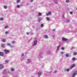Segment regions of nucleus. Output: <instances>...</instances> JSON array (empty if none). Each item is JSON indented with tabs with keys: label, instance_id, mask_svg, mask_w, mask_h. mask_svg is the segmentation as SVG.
Masks as SVG:
<instances>
[{
	"label": "nucleus",
	"instance_id": "aec40b11",
	"mask_svg": "<svg viewBox=\"0 0 77 77\" xmlns=\"http://www.w3.org/2000/svg\"><path fill=\"white\" fill-rule=\"evenodd\" d=\"M8 62H9V60H5V63H8Z\"/></svg>",
	"mask_w": 77,
	"mask_h": 77
},
{
	"label": "nucleus",
	"instance_id": "f257e3e1",
	"mask_svg": "<svg viewBox=\"0 0 77 77\" xmlns=\"http://www.w3.org/2000/svg\"><path fill=\"white\" fill-rule=\"evenodd\" d=\"M77 71H75L73 73V74L72 75V77H74L75 75H77Z\"/></svg>",
	"mask_w": 77,
	"mask_h": 77
},
{
	"label": "nucleus",
	"instance_id": "a878e982",
	"mask_svg": "<svg viewBox=\"0 0 77 77\" xmlns=\"http://www.w3.org/2000/svg\"><path fill=\"white\" fill-rule=\"evenodd\" d=\"M41 27H44V24H42L41 25Z\"/></svg>",
	"mask_w": 77,
	"mask_h": 77
},
{
	"label": "nucleus",
	"instance_id": "5701e85b",
	"mask_svg": "<svg viewBox=\"0 0 77 77\" xmlns=\"http://www.w3.org/2000/svg\"><path fill=\"white\" fill-rule=\"evenodd\" d=\"M66 71L68 72L69 71V69H66Z\"/></svg>",
	"mask_w": 77,
	"mask_h": 77
},
{
	"label": "nucleus",
	"instance_id": "c756f323",
	"mask_svg": "<svg viewBox=\"0 0 77 77\" xmlns=\"http://www.w3.org/2000/svg\"><path fill=\"white\" fill-rule=\"evenodd\" d=\"M38 14H39V16H41L42 14H41V13H38Z\"/></svg>",
	"mask_w": 77,
	"mask_h": 77
},
{
	"label": "nucleus",
	"instance_id": "79ce46f5",
	"mask_svg": "<svg viewBox=\"0 0 77 77\" xmlns=\"http://www.w3.org/2000/svg\"><path fill=\"white\" fill-rule=\"evenodd\" d=\"M22 56H24V54H22Z\"/></svg>",
	"mask_w": 77,
	"mask_h": 77
},
{
	"label": "nucleus",
	"instance_id": "3c124183",
	"mask_svg": "<svg viewBox=\"0 0 77 77\" xmlns=\"http://www.w3.org/2000/svg\"><path fill=\"white\" fill-rule=\"evenodd\" d=\"M41 57V58H42V57Z\"/></svg>",
	"mask_w": 77,
	"mask_h": 77
},
{
	"label": "nucleus",
	"instance_id": "e433bc0d",
	"mask_svg": "<svg viewBox=\"0 0 77 77\" xmlns=\"http://www.w3.org/2000/svg\"><path fill=\"white\" fill-rule=\"evenodd\" d=\"M49 13H46V15L47 16H48V15H49Z\"/></svg>",
	"mask_w": 77,
	"mask_h": 77
},
{
	"label": "nucleus",
	"instance_id": "7ed1b4c3",
	"mask_svg": "<svg viewBox=\"0 0 77 77\" xmlns=\"http://www.w3.org/2000/svg\"><path fill=\"white\" fill-rule=\"evenodd\" d=\"M38 43V41L37 40H35L34 42V44H33V46H34L36 45V44H37V43Z\"/></svg>",
	"mask_w": 77,
	"mask_h": 77
},
{
	"label": "nucleus",
	"instance_id": "ddd939ff",
	"mask_svg": "<svg viewBox=\"0 0 77 77\" xmlns=\"http://www.w3.org/2000/svg\"><path fill=\"white\" fill-rule=\"evenodd\" d=\"M2 41L3 42H6V40L5 39H3Z\"/></svg>",
	"mask_w": 77,
	"mask_h": 77
},
{
	"label": "nucleus",
	"instance_id": "c85d7f7f",
	"mask_svg": "<svg viewBox=\"0 0 77 77\" xmlns=\"http://www.w3.org/2000/svg\"><path fill=\"white\" fill-rule=\"evenodd\" d=\"M17 8H20V5H17Z\"/></svg>",
	"mask_w": 77,
	"mask_h": 77
},
{
	"label": "nucleus",
	"instance_id": "2f4dec72",
	"mask_svg": "<svg viewBox=\"0 0 77 77\" xmlns=\"http://www.w3.org/2000/svg\"><path fill=\"white\" fill-rule=\"evenodd\" d=\"M42 55H43V54H42V53H40V56H42Z\"/></svg>",
	"mask_w": 77,
	"mask_h": 77
},
{
	"label": "nucleus",
	"instance_id": "412c9836",
	"mask_svg": "<svg viewBox=\"0 0 77 77\" xmlns=\"http://www.w3.org/2000/svg\"><path fill=\"white\" fill-rule=\"evenodd\" d=\"M17 2L18 3H20V0H17Z\"/></svg>",
	"mask_w": 77,
	"mask_h": 77
},
{
	"label": "nucleus",
	"instance_id": "ea45409f",
	"mask_svg": "<svg viewBox=\"0 0 77 77\" xmlns=\"http://www.w3.org/2000/svg\"><path fill=\"white\" fill-rule=\"evenodd\" d=\"M26 34L27 35H29V33L27 32L26 33Z\"/></svg>",
	"mask_w": 77,
	"mask_h": 77
},
{
	"label": "nucleus",
	"instance_id": "9b49d317",
	"mask_svg": "<svg viewBox=\"0 0 77 77\" xmlns=\"http://www.w3.org/2000/svg\"><path fill=\"white\" fill-rule=\"evenodd\" d=\"M73 54L75 56H76V55H77V53L76 52H74V53H73Z\"/></svg>",
	"mask_w": 77,
	"mask_h": 77
},
{
	"label": "nucleus",
	"instance_id": "a18cd8bd",
	"mask_svg": "<svg viewBox=\"0 0 77 77\" xmlns=\"http://www.w3.org/2000/svg\"><path fill=\"white\" fill-rule=\"evenodd\" d=\"M61 54H63V52H61Z\"/></svg>",
	"mask_w": 77,
	"mask_h": 77
},
{
	"label": "nucleus",
	"instance_id": "393cba45",
	"mask_svg": "<svg viewBox=\"0 0 77 77\" xmlns=\"http://www.w3.org/2000/svg\"><path fill=\"white\" fill-rule=\"evenodd\" d=\"M72 60H75V58L74 57H73L72 58Z\"/></svg>",
	"mask_w": 77,
	"mask_h": 77
},
{
	"label": "nucleus",
	"instance_id": "2eb2a0df",
	"mask_svg": "<svg viewBox=\"0 0 77 77\" xmlns=\"http://www.w3.org/2000/svg\"><path fill=\"white\" fill-rule=\"evenodd\" d=\"M1 47H2L3 48H5V45H4L3 44L1 45Z\"/></svg>",
	"mask_w": 77,
	"mask_h": 77
},
{
	"label": "nucleus",
	"instance_id": "37998d69",
	"mask_svg": "<svg viewBox=\"0 0 77 77\" xmlns=\"http://www.w3.org/2000/svg\"><path fill=\"white\" fill-rule=\"evenodd\" d=\"M6 69H5L4 70V72H6Z\"/></svg>",
	"mask_w": 77,
	"mask_h": 77
},
{
	"label": "nucleus",
	"instance_id": "6e6552de",
	"mask_svg": "<svg viewBox=\"0 0 77 77\" xmlns=\"http://www.w3.org/2000/svg\"><path fill=\"white\" fill-rule=\"evenodd\" d=\"M44 38H48V36H47V35H45V36H44Z\"/></svg>",
	"mask_w": 77,
	"mask_h": 77
},
{
	"label": "nucleus",
	"instance_id": "1a4fd4ad",
	"mask_svg": "<svg viewBox=\"0 0 77 77\" xmlns=\"http://www.w3.org/2000/svg\"><path fill=\"white\" fill-rule=\"evenodd\" d=\"M54 2L55 3V4H57L58 3L57 2V1L56 0H54Z\"/></svg>",
	"mask_w": 77,
	"mask_h": 77
},
{
	"label": "nucleus",
	"instance_id": "c03bdc74",
	"mask_svg": "<svg viewBox=\"0 0 77 77\" xmlns=\"http://www.w3.org/2000/svg\"><path fill=\"white\" fill-rule=\"evenodd\" d=\"M56 72H57V71H55L54 72V73H56Z\"/></svg>",
	"mask_w": 77,
	"mask_h": 77
},
{
	"label": "nucleus",
	"instance_id": "c9c22d12",
	"mask_svg": "<svg viewBox=\"0 0 77 77\" xmlns=\"http://www.w3.org/2000/svg\"><path fill=\"white\" fill-rule=\"evenodd\" d=\"M64 48L62 47L61 48V50H64Z\"/></svg>",
	"mask_w": 77,
	"mask_h": 77
},
{
	"label": "nucleus",
	"instance_id": "f03ea898",
	"mask_svg": "<svg viewBox=\"0 0 77 77\" xmlns=\"http://www.w3.org/2000/svg\"><path fill=\"white\" fill-rule=\"evenodd\" d=\"M4 51L5 53V54H8L9 53V51L8 50H4Z\"/></svg>",
	"mask_w": 77,
	"mask_h": 77
},
{
	"label": "nucleus",
	"instance_id": "4be33fe9",
	"mask_svg": "<svg viewBox=\"0 0 77 77\" xmlns=\"http://www.w3.org/2000/svg\"><path fill=\"white\" fill-rule=\"evenodd\" d=\"M48 54H50V51H48Z\"/></svg>",
	"mask_w": 77,
	"mask_h": 77
},
{
	"label": "nucleus",
	"instance_id": "cd10ccee",
	"mask_svg": "<svg viewBox=\"0 0 77 77\" xmlns=\"http://www.w3.org/2000/svg\"><path fill=\"white\" fill-rule=\"evenodd\" d=\"M7 45L8 46H11V44L9 43H8Z\"/></svg>",
	"mask_w": 77,
	"mask_h": 77
},
{
	"label": "nucleus",
	"instance_id": "8fccbe9b",
	"mask_svg": "<svg viewBox=\"0 0 77 77\" xmlns=\"http://www.w3.org/2000/svg\"><path fill=\"white\" fill-rule=\"evenodd\" d=\"M10 47H12V46H11Z\"/></svg>",
	"mask_w": 77,
	"mask_h": 77
},
{
	"label": "nucleus",
	"instance_id": "f704fd0d",
	"mask_svg": "<svg viewBox=\"0 0 77 77\" xmlns=\"http://www.w3.org/2000/svg\"><path fill=\"white\" fill-rule=\"evenodd\" d=\"M48 13L49 14V15H50V14H51V13L50 11H49L48 12Z\"/></svg>",
	"mask_w": 77,
	"mask_h": 77
},
{
	"label": "nucleus",
	"instance_id": "49530a36",
	"mask_svg": "<svg viewBox=\"0 0 77 77\" xmlns=\"http://www.w3.org/2000/svg\"><path fill=\"white\" fill-rule=\"evenodd\" d=\"M3 74H5V72H3Z\"/></svg>",
	"mask_w": 77,
	"mask_h": 77
},
{
	"label": "nucleus",
	"instance_id": "39448f33",
	"mask_svg": "<svg viewBox=\"0 0 77 77\" xmlns=\"http://www.w3.org/2000/svg\"><path fill=\"white\" fill-rule=\"evenodd\" d=\"M75 64H73L72 66H71L70 68V69H72L74 67H75Z\"/></svg>",
	"mask_w": 77,
	"mask_h": 77
},
{
	"label": "nucleus",
	"instance_id": "9d476101",
	"mask_svg": "<svg viewBox=\"0 0 77 77\" xmlns=\"http://www.w3.org/2000/svg\"><path fill=\"white\" fill-rule=\"evenodd\" d=\"M3 53L2 52H0V56H3Z\"/></svg>",
	"mask_w": 77,
	"mask_h": 77
},
{
	"label": "nucleus",
	"instance_id": "4c0bfd02",
	"mask_svg": "<svg viewBox=\"0 0 77 77\" xmlns=\"http://www.w3.org/2000/svg\"><path fill=\"white\" fill-rule=\"evenodd\" d=\"M70 14H72V11L70 12Z\"/></svg>",
	"mask_w": 77,
	"mask_h": 77
},
{
	"label": "nucleus",
	"instance_id": "a19ab883",
	"mask_svg": "<svg viewBox=\"0 0 77 77\" xmlns=\"http://www.w3.org/2000/svg\"><path fill=\"white\" fill-rule=\"evenodd\" d=\"M34 0H30L31 2H33V1Z\"/></svg>",
	"mask_w": 77,
	"mask_h": 77
},
{
	"label": "nucleus",
	"instance_id": "7c9ffc66",
	"mask_svg": "<svg viewBox=\"0 0 77 77\" xmlns=\"http://www.w3.org/2000/svg\"><path fill=\"white\" fill-rule=\"evenodd\" d=\"M27 61L28 62H30V59H28L27 60Z\"/></svg>",
	"mask_w": 77,
	"mask_h": 77
},
{
	"label": "nucleus",
	"instance_id": "4468645a",
	"mask_svg": "<svg viewBox=\"0 0 77 77\" xmlns=\"http://www.w3.org/2000/svg\"><path fill=\"white\" fill-rule=\"evenodd\" d=\"M60 45H59L57 47V50H59V48H60Z\"/></svg>",
	"mask_w": 77,
	"mask_h": 77
},
{
	"label": "nucleus",
	"instance_id": "0eeeda50",
	"mask_svg": "<svg viewBox=\"0 0 77 77\" xmlns=\"http://www.w3.org/2000/svg\"><path fill=\"white\" fill-rule=\"evenodd\" d=\"M41 74H42V73L41 72H38V75H41Z\"/></svg>",
	"mask_w": 77,
	"mask_h": 77
},
{
	"label": "nucleus",
	"instance_id": "473e14b6",
	"mask_svg": "<svg viewBox=\"0 0 77 77\" xmlns=\"http://www.w3.org/2000/svg\"><path fill=\"white\" fill-rule=\"evenodd\" d=\"M11 71H14V68L11 69Z\"/></svg>",
	"mask_w": 77,
	"mask_h": 77
},
{
	"label": "nucleus",
	"instance_id": "423d86ee",
	"mask_svg": "<svg viewBox=\"0 0 77 77\" xmlns=\"http://www.w3.org/2000/svg\"><path fill=\"white\" fill-rule=\"evenodd\" d=\"M62 39H63V41H67V40H68L67 39L65 38H62Z\"/></svg>",
	"mask_w": 77,
	"mask_h": 77
},
{
	"label": "nucleus",
	"instance_id": "a211bd4d",
	"mask_svg": "<svg viewBox=\"0 0 77 77\" xmlns=\"http://www.w3.org/2000/svg\"><path fill=\"white\" fill-rule=\"evenodd\" d=\"M66 57H68L69 56V54H67L66 55Z\"/></svg>",
	"mask_w": 77,
	"mask_h": 77
},
{
	"label": "nucleus",
	"instance_id": "6ab92c4d",
	"mask_svg": "<svg viewBox=\"0 0 77 77\" xmlns=\"http://www.w3.org/2000/svg\"><path fill=\"white\" fill-rule=\"evenodd\" d=\"M7 6H4V9H7Z\"/></svg>",
	"mask_w": 77,
	"mask_h": 77
},
{
	"label": "nucleus",
	"instance_id": "58836bf2",
	"mask_svg": "<svg viewBox=\"0 0 77 77\" xmlns=\"http://www.w3.org/2000/svg\"><path fill=\"white\" fill-rule=\"evenodd\" d=\"M67 22H69V20H67Z\"/></svg>",
	"mask_w": 77,
	"mask_h": 77
},
{
	"label": "nucleus",
	"instance_id": "b1692460",
	"mask_svg": "<svg viewBox=\"0 0 77 77\" xmlns=\"http://www.w3.org/2000/svg\"><path fill=\"white\" fill-rule=\"evenodd\" d=\"M66 3H69V0H66Z\"/></svg>",
	"mask_w": 77,
	"mask_h": 77
},
{
	"label": "nucleus",
	"instance_id": "72a5a7b5",
	"mask_svg": "<svg viewBox=\"0 0 77 77\" xmlns=\"http://www.w3.org/2000/svg\"><path fill=\"white\" fill-rule=\"evenodd\" d=\"M12 42L13 44H15V42L14 41H13Z\"/></svg>",
	"mask_w": 77,
	"mask_h": 77
},
{
	"label": "nucleus",
	"instance_id": "de8ad7c7",
	"mask_svg": "<svg viewBox=\"0 0 77 77\" xmlns=\"http://www.w3.org/2000/svg\"><path fill=\"white\" fill-rule=\"evenodd\" d=\"M40 19L38 20V22H40Z\"/></svg>",
	"mask_w": 77,
	"mask_h": 77
},
{
	"label": "nucleus",
	"instance_id": "20e7f679",
	"mask_svg": "<svg viewBox=\"0 0 77 77\" xmlns=\"http://www.w3.org/2000/svg\"><path fill=\"white\" fill-rule=\"evenodd\" d=\"M4 66L2 64H0V69H2L3 68Z\"/></svg>",
	"mask_w": 77,
	"mask_h": 77
},
{
	"label": "nucleus",
	"instance_id": "09e8293b",
	"mask_svg": "<svg viewBox=\"0 0 77 77\" xmlns=\"http://www.w3.org/2000/svg\"><path fill=\"white\" fill-rule=\"evenodd\" d=\"M54 31H55V29H54L53 30Z\"/></svg>",
	"mask_w": 77,
	"mask_h": 77
},
{
	"label": "nucleus",
	"instance_id": "f8f14e48",
	"mask_svg": "<svg viewBox=\"0 0 77 77\" xmlns=\"http://www.w3.org/2000/svg\"><path fill=\"white\" fill-rule=\"evenodd\" d=\"M46 19L47 20V21H50V18L48 17H46Z\"/></svg>",
	"mask_w": 77,
	"mask_h": 77
},
{
	"label": "nucleus",
	"instance_id": "dca6fc26",
	"mask_svg": "<svg viewBox=\"0 0 77 77\" xmlns=\"http://www.w3.org/2000/svg\"><path fill=\"white\" fill-rule=\"evenodd\" d=\"M0 20L1 21H3V20H4V19L3 17H1L0 19Z\"/></svg>",
	"mask_w": 77,
	"mask_h": 77
},
{
	"label": "nucleus",
	"instance_id": "bb28decb",
	"mask_svg": "<svg viewBox=\"0 0 77 77\" xmlns=\"http://www.w3.org/2000/svg\"><path fill=\"white\" fill-rule=\"evenodd\" d=\"M8 32L6 31L5 32V34H8Z\"/></svg>",
	"mask_w": 77,
	"mask_h": 77
},
{
	"label": "nucleus",
	"instance_id": "603ef678",
	"mask_svg": "<svg viewBox=\"0 0 77 77\" xmlns=\"http://www.w3.org/2000/svg\"><path fill=\"white\" fill-rule=\"evenodd\" d=\"M63 17H64V16H63Z\"/></svg>",
	"mask_w": 77,
	"mask_h": 77
},
{
	"label": "nucleus",
	"instance_id": "f3484780",
	"mask_svg": "<svg viewBox=\"0 0 77 77\" xmlns=\"http://www.w3.org/2000/svg\"><path fill=\"white\" fill-rule=\"evenodd\" d=\"M9 27V26H8L7 25L5 27V29H7V28H8Z\"/></svg>",
	"mask_w": 77,
	"mask_h": 77
}]
</instances>
